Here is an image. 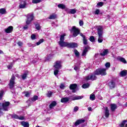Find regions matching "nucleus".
Masks as SVG:
<instances>
[{"label":"nucleus","instance_id":"nucleus-30","mask_svg":"<svg viewBox=\"0 0 127 127\" xmlns=\"http://www.w3.org/2000/svg\"><path fill=\"white\" fill-rule=\"evenodd\" d=\"M88 87H90V84L89 83H85L82 85V87L83 89H87Z\"/></svg>","mask_w":127,"mask_h":127},{"label":"nucleus","instance_id":"nucleus-24","mask_svg":"<svg viewBox=\"0 0 127 127\" xmlns=\"http://www.w3.org/2000/svg\"><path fill=\"white\" fill-rule=\"evenodd\" d=\"M57 105V102L56 101H53L51 104L49 105L50 109H52Z\"/></svg>","mask_w":127,"mask_h":127},{"label":"nucleus","instance_id":"nucleus-60","mask_svg":"<svg viewBox=\"0 0 127 127\" xmlns=\"http://www.w3.org/2000/svg\"><path fill=\"white\" fill-rule=\"evenodd\" d=\"M81 9H85V8H84L83 7H81Z\"/></svg>","mask_w":127,"mask_h":127},{"label":"nucleus","instance_id":"nucleus-7","mask_svg":"<svg viewBox=\"0 0 127 127\" xmlns=\"http://www.w3.org/2000/svg\"><path fill=\"white\" fill-rule=\"evenodd\" d=\"M33 18H34V16H33V13H29L27 15V20L26 21V23L27 25H29L31 23L32 20H33Z\"/></svg>","mask_w":127,"mask_h":127},{"label":"nucleus","instance_id":"nucleus-1","mask_svg":"<svg viewBox=\"0 0 127 127\" xmlns=\"http://www.w3.org/2000/svg\"><path fill=\"white\" fill-rule=\"evenodd\" d=\"M106 70L107 69L106 68L97 69L93 73H91L90 74L86 76L85 80H86V81H89L90 80H91V81H95V80H97V76H96V75L105 76V75H107V72H106Z\"/></svg>","mask_w":127,"mask_h":127},{"label":"nucleus","instance_id":"nucleus-25","mask_svg":"<svg viewBox=\"0 0 127 127\" xmlns=\"http://www.w3.org/2000/svg\"><path fill=\"white\" fill-rule=\"evenodd\" d=\"M21 125H22L24 127H29V124L24 121L21 122Z\"/></svg>","mask_w":127,"mask_h":127},{"label":"nucleus","instance_id":"nucleus-53","mask_svg":"<svg viewBox=\"0 0 127 127\" xmlns=\"http://www.w3.org/2000/svg\"><path fill=\"white\" fill-rule=\"evenodd\" d=\"M17 44L19 46H22V42H18Z\"/></svg>","mask_w":127,"mask_h":127},{"label":"nucleus","instance_id":"nucleus-61","mask_svg":"<svg viewBox=\"0 0 127 127\" xmlns=\"http://www.w3.org/2000/svg\"><path fill=\"white\" fill-rule=\"evenodd\" d=\"M125 107H127V102L125 104Z\"/></svg>","mask_w":127,"mask_h":127},{"label":"nucleus","instance_id":"nucleus-14","mask_svg":"<svg viewBox=\"0 0 127 127\" xmlns=\"http://www.w3.org/2000/svg\"><path fill=\"white\" fill-rule=\"evenodd\" d=\"M12 30H13V27L10 26L5 29V32L6 33H11V32H12Z\"/></svg>","mask_w":127,"mask_h":127},{"label":"nucleus","instance_id":"nucleus-39","mask_svg":"<svg viewBox=\"0 0 127 127\" xmlns=\"http://www.w3.org/2000/svg\"><path fill=\"white\" fill-rule=\"evenodd\" d=\"M89 40L91 42H95V37H94L93 36H90L89 38Z\"/></svg>","mask_w":127,"mask_h":127},{"label":"nucleus","instance_id":"nucleus-59","mask_svg":"<svg viewBox=\"0 0 127 127\" xmlns=\"http://www.w3.org/2000/svg\"><path fill=\"white\" fill-rule=\"evenodd\" d=\"M52 26H54V25L55 24V23L54 22H53V23H52Z\"/></svg>","mask_w":127,"mask_h":127},{"label":"nucleus","instance_id":"nucleus-35","mask_svg":"<svg viewBox=\"0 0 127 127\" xmlns=\"http://www.w3.org/2000/svg\"><path fill=\"white\" fill-rule=\"evenodd\" d=\"M35 27H36V29H37V30H40V29L41 28V27H40V25H39V24H36Z\"/></svg>","mask_w":127,"mask_h":127},{"label":"nucleus","instance_id":"nucleus-46","mask_svg":"<svg viewBox=\"0 0 127 127\" xmlns=\"http://www.w3.org/2000/svg\"><path fill=\"white\" fill-rule=\"evenodd\" d=\"M100 13V10L99 9H96L95 11H94V14L98 15Z\"/></svg>","mask_w":127,"mask_h":127},{"label":"nucleus","instance_id":"nucleus-64","mask_svg":"<svg viewBox=\"0 0 127 127\" xmlns=\"http://www.w3.org/2000/svg\"><path fill=\"white\" fill-rule=\"evenodd\" d=\"M104 0L106 1V0Z\"/></svg>","mask_w":127,"mask_h":127},{"label":"nucleus","instance_id":"nucleus-12","mask_svg":"<svg viewBox=\"0 0 127 127\" xmlns=\"http://www.w3.org/2000/svg\"><path fill=\"white\" fill-rule=\"evenodd\" d=\"M77 88L76 84H72L69 86V89L72 90V93H76V88Z\"/></svg>","mask_w":127,"mask_h":127},{"label":"nucleus","instance_id":"nucleus-6","mask_svg":"<svg viewBox=\"0 0 127 127\" xmlns=\"http://www.w3.org/2000/svg\"><path fill=\"white\" fill-rule=\"evenodd\" d=\"M72 30L73 32V35L74 37H76V36H77L78 34H80V36L83 38V39L86 38V37L83 35V33H80V30L76 27L73 26L72 28Z\"/></svg>","mask_w":127,"mask_h":127},{"label":"nucleus","instance_id":"nucleus-19","mask_svg":"<svg viewBox=\"0 0 127 127\" xmlns=\"http://www.w3.org/2000/svg\"><path fill=\"white\" fill-rule=\"evenodd\" d=\"M69 100H70L69 97L62 98L61 100V103H67L69 102Z\"/></svg>","mask_w":127,"mask_h":127},{"label":"nucleus","instance_id":"nucleus-28","mask_svg":"<svg viewBox=\"0 0 127 127\" xmlns=\"http://www.w3.org/2000/svg\"><path fill=\"white\" fill-rule=\"evenodd\" d=\"M118 60L121 61V62L124 63V64H127V61L126 60V59L124 58H118Z\"/></svg>","mask_w":127,"mask_h":127},{"label":"nucleus","instance_id":"nucleus-37","mask_svg":"<svg viewBox=\"0 0 127 127\" xmlns=\"http://www.w3.org/2000/svg\"><path fill=\"white\" fill-rule=\"evenodd\" d=\"M38 99V96H34V97H33V98H31V101L32 102H35V101H36V100H37Z\"/></svg>","mask_w":127,"mask_h":127},{"label":"nucleus","instance_id":"nucleus-9","mask_svg":"<svg viewBox=\"0 0 127 127\" xmlns=\"http://www.w3.org/2000/svg\"><path fill=\"white\" fill-rule=\"evenodd\" d=\"M108 86L111 89H115L116 88V82L114 80H111L108 82Z\"/></svg>","mask_w":127,"mask_h":127},{"label":"nucleus","instance_id":"nucleus-56","mask_svg":"<svg viewBox=\"0 0 127 127\" xmlns=\"http://www.w3.org/2000/svg\"><path fill=\"white\" fill-rule=\"evenodd\" d=\"M88 111H89V112H91L92 108L91 107H88Z\"/></svg>","mask_w":127,"mask_h":127},{"label":"nucleus","instance_id":"nucleus-18","mask_svg":"<svg viewBox=\"0 0 127 127\" xmlns=\"http://www.w3.org/2000/svg\"><path fill=\"white\" fill-rule=\"evenodd\" d=\"M110 107H111V110L112 112H115V111H116L117 108V104H111Z\"/></svg>","mask_w":127,"mask_h":127},{"label":"nucleus","instance_id":"nucleus-29","mask_svg":"<svg viewBox=\"0 0 127 127\" xmlns=\"http://www.w3.org/2000/svg\"><path fill=\"white\" fill-rule=\"evenodd\" d=\"M95 99L96 96L95 94H94V93L91 94L90 96V100H91V101H94Z\"/></svg>","mask_w":127,"mask_h":127},{"label":"nucleus","instance_id":"nucleus-55","mask_svg":"<svg viewBox=\"0 0 127 127\" xmlns=\"http://www.w3.org/2000/svg\"><path fill=\"white\" fill-rule=\"evenodd\" d=\"M29 96H30L29 93H28V92H26L25 93V97H29Z\"/></svg>","mask_w":127,"mask_h":127},{"label":"nucleus","instance_id":"nucleus-21","mask_svg":"<svg viewBox=\"0 0 127 127\" xmlns=\"http://www.w3.org/2000/svg\"><path fill=\"white\" fill-rule=\"evenodd\" d=\"M120 76H121V77H125V76H127V70H122L120 72Z\"/></svg>","mask_w":127,"mask_h":127},{"label":"nucleus","instance_id":"nucleus-20","mask_svg":"<svg viewBox=\"0 0 127 127\" xmlns=\"http://www.w3.org/2000/svg\"><path fill=\"white\" fill-rule=\"evenodd\" d=\"M105 116L106 118H109V116H110V112L109 111V109L108 108V107L105 108Z\"/></svg>","mask_w":127,"mask_h":127},{"label":"nucleus","instance_id":"nucleus-63","mask_svg":"<svg viewBox=\"0 0 127 127\" xmlns=\"http://www.w3.org/2000/svg\"><path fill=\"white\" fill-rule=\"evenodd\" d=\"M107 16H110L109 15H108Z\"/></svg>","mask_w":127,"mask_h":127},{"label":"nucleus","instance_id":"nucleus-54","mask_svg":"<svg viewBox=\"0 0 127 127\" xmlns=\"http://www.w3.org/2000/svg\"><path fill=\"white\" fill-rule=\"evenodd\" d=\"M48 57H50V58H49L47 59V60H49V59H51V58H52V54H50V55L48 56Z\"/></svg>","mask_w":127,"mask_h":127},{"label":"nucleus","instance_id":"nucleus-52","mask_svg":"<svg viewBox=\"0 0 127 127\" xmlns=\"http://www.w3.org/2000/svg\"><path fill=\"white\" fill-rule=\"evenodd\" d=\"M7 68H8V69H11V68H12V64L7 65Z\"/></svg>","mask_w":127,"mask_h":127},{"label":"nucleus","instance_id":"nucleus-17","mask_svg":"<svg viewBox=\"0 0 127 127\" xmlns=\"http://www.w3.org/2000/svg\"><path fill=\"white\" fill-rule=\"evenodd\" d=\"M89 50V47H84V50L82 54V56H86L87 54V52H88V51Z\"/></svg>","mask_w":127,"mask_h":127},{"label":"nucleus","instance_id":"nucleus-36","mask_svg":"<svg viewBox=\"0 0 127 127\" xmlns=\"http://www.w3.org/2000/svg\"><path fill=\"white\" fill-rule=\"evenodd\" d=\"M53 94V92L51 91H49L47 94V96L48 97V98H50L52 96Z\"/></svg>","mask_w":127,"mask_h":127},{"label":"nucleus","instance_id":"nucleus-34","mask_svg":"<svg viewBox=\"0 0 127 127\" xmlns=\"http://www.w3.org/2000/svg\"><path fill=\"white\" fill-rule=\"evenodd\" d=\"M74 54L76 57H79L80 56V53L78 52L77 50H74Z\"/></svg>","mask_w":127,"mask_h":127},{"label":"nucleus","instance_id":"nucleus-33","mask_svg":"<svg viewBox=\"0 0 127 127\" xmlns=\"http://www.w3.org/2000/svg\"><path fill=\"white\" fill-rule=\"evenodd\" d=\"M6 12V11H5L4 8L0 9V13H1V14H5Z\"/></svg>","mask_w":127,"mask_h":127},{"label":"nucleus","instance_id":"nucleus-16","mask_svg":"<svg viewBox=\"0 0 127 127\" xmlns=\"http://www.w3.org/2000/svg\"><path fill=\"white\" fill-rule=\"evenodd\" d=\"M84 98L83 96H75L72 97L71 98L72 101H76V100H81Z\"/></svg>","mask_w":127,"mask_h":127},{"label":"nucleus","instance_id":"nucleus-22","mask_svg":"<svg viewBox=\"0 0 127 127\" xmlns=\"http://www.w3.org/2000/svg\"><path fill=\"white\" fill-rule=\"evenodd\" d=\"M108 53H109V50L105 49L102 53H100V55L101 56H106Z\"/></svg>","mask_w":127,"mask_h":127},{"label":"nucleus","instance_id":"nucleus-49","mask_svg":"<svg viewBox=\"0 0 127 127\" xmlns=\"http://www.w3.org/2000/svg\"><path fill=\"white\" fill-rule=\"evenodd\" d=\"M78 110H79V107H78V106H75L74 108V109H73V112H77L78 111Z\"/></svg>","mask_w":127,"mask_h":127},{"label":"nucleus","instance_id":"nucleus-8","mask_svg":"<svg viewBox=\"0 0 127 127\" xmlns=\"http://www.w3.org/2000/svg\"><path fill=\"white\" fill-rule=\"evenodd\" d=\"M14 80H15V76H14V75L13 74L11 76L10 79V82L8 84L10 89H13V87H14V84H15V82H14Z\"/></svg>","mask_w":127,"mask_h":127},{"label":"nucleus","instance_id":"nucleus-32","mask_svg":"<svg viewBox=\"0 0 127 127\" xmlns=\"http://www.w3.org/2000/svg\"><path fill=\"white\" fill-rule=\"evenodd\" d=\"M42 1V0H32V3H39Z\"/></svg>","mask_w":127,"mask_h":127},{"label":"nucleus","instance_id":"nucleus-11","mask_svg":"<svg viewBox=\"0 0 127 127\" xmlns=\"http://www.w3.org/2000/svg\"><path fill=\"white\" fill-rule=\"evenodd\" d=\"M78 47L77 43H68L67 48H76Z\"/></svg>","mask_w":127,"mask_h":127},{"label":"nucleus","instance_id":"nucleus-57","mask_svg":"<svg viewBox=\"0 0 127 127\" xmlns=\"http://www.w3.org/2000/svg\"><path fill=\"white\" fill-rule=\"evenodd\" d=\"M74 69L75 70V71H77V70H79V67L75 66Z\"/></svg>","mask_w":127,"mask_h":127},{"label":"nucleus","instance_id":"nucleus-42","mask_svg":"<svg viewBox=\"0 0 127 127\" xmlns=\"http://www.w3.org/2000/svg\"><path fill=\"white\" fill-rule=\"evenodd\" d=\"M31 38L32 40H35V39H36V36L33 34L31 35Z\"/></svg>","mask_w":127,"mask_h":127},{"label":"nucleus","instance_id":"nucleus-58","mask_svg":"<svg viewBox=\"0 0 127 127\" xmlns=\"http://www.w3.org/2000/svg\"><path fill=\"white\" fill-rule=\"evenodd\" d=\"M2 53H3V52H2L1 50H0V54H2Z\"/></svg>","mask_w":127,"mask_h":127},{"label":"nucleus","instance_id":"nucleus-47","mask_svg":"<svg viewBox=\"0 0 127 127\" xmlns=\"http://www.w3.org/2000/svg\"><path fill=\"white\" fill-rule=\"evenodd\" d=\"M79 23L80 26H83L84 25V22L82 20H80Z\"/></svg>","mask_w":127,"mask_h":127},{"label":"nucleus","instance_id":"nucleus-45","mask_svg":"<svg viewBox=\"0 0 127 127\" xmlns=\"http://www.w3.org/2000/svg\"><path fill=\"white\" fill-rule=\"evenodd\" d=\"M3 96V91H1L0 92V100L2 99V96Z\"/></svg>","mask_w":127,"mask_h":127},{"label":"nucleus","instance_id":"nucleus-48","mask_svg":"<svg viewBox=\"0 0 127 127\" xmlns=\"http://www.w3.org/2000/svg\"><path fill=\"white\" fill-rule=\"evenodd\" d=\"M60 88L62 89V90H64V88H65V85L63 84H61L60 86Z\"/></svg>","mask_w":127,"mask_h":127},{"label":"nucleus","instance_id":"nucleus-31","mask_svg":"<svg viewBox=\"0 0 127 127\" xmlns=\"http://www.w3.org/2000/svg\"><path fill=\"white\" fill-rule=\"evenodd\" d=\"M56 17H57L56 14H53L50 16L49 18V19H55Z\"/></svg>","mask_w":127,"mask_h":127},{"label":"nucleus","instance_id":"nucleus-38","mask_svg":"<svg viewBox=\"0 0 127 127\" xmlns=\"http://www.w3.org/2000/svg\"><path fill=\"white\" fill-rule=\"evenodd\" d=\"M104 5V3L103 2H99L97 4V7H99L100 6H103Z\"/></svg>","mask_w":127,"mask_h":127},{"label":"nucleus","instance_id":"nucleus-15","mask_svg":"<svg viewBox=\"0 0 127 127\" xmlns=\"http://www.w3.org/2000/svg\"><path fill=\"white\" fill-rule=\"evenodd\" d=\"M83 123H85V120L80 119L76 121V122L74 124V126L77 127V126H79L80 124H83Z\"/></svg>","mask_w":127,"mask_h":127},{"label":"nucleus","instance_id":"nucleus-3","mask_svg":"<svg viewBox=\"0 0 127 127\" xmlns=\"http://www.w3.org/2000/svg\"><path fill=\"white\" fill-rule=\"evenodd\" d=\"M97 34L98 35V43H102L104 40L103 33H104V28L102 26H97Z\"/></svg>","mask_w":127,"mask_h":127},{"label":"nucleus","instance_id":"nucleus-50","mask_svg":"<svg viewBox=\"0 0 127 127\" xmlns=\"http://www.w3.org/2000/svg\"><path fill=\"white\" fill-rule=\"evenodd\" d=\"M28 46H29V47H34L35 46V45H32V44L30 43H28Z\"/></svg>","mask_w":127,"mask_h":127},{"label":"nucleus","instance_id":"nucleus-2","mask_svg":"<svg viewBox=\"0 0 127 127\" xmlns=\"http://www.w3.org/2000/svg\"><path fill=\"white\" fill-rule=\"evenodd\" d=\"M54 74L56 77L58 78V74L59 73V70L62 69V62L61 61H57L54 64Z\"/></svg>","mask_w":127,"mask_h":127},{"label":"nucleus","instance_id":"nucleus-62","mask_svg":"<svg viewBox=\"0 0 127 127\" xmlns=\"http://www.w3.org/2000/svg\"><path fill=\"white\" fill-rule=\"evenodd\" d=\"M125 127H127V124L125 125Z\"/></svg>","mask_w":127,"mask_h":127},{"label":"nucleus","instance_id":"nucleus-4","mask_svg":"<svg viewBox=\"0 0 127 127\" xmlns=\"http://www.w3.org/2000/svg\"><path fill=\"white\" fill-rule=\"evenodd\" d=\"M9 105H10L9 102H5L3 103H0V114H2V110L5 111H8Z\"/></svg>","mask_w":127,"mask_h":127},{"label":"nucleus","instance_id":"nucleus-26","mask_svg":"<svg viewBox=\"0 0 127 127\" xmlns=\"http://www.w3.org/2000/svg\"><path fill=\"white\" fill-rule=\"evenodd\" d=\"M28 75V72L26 71L23 74L21 75V77L22 80H25L26 79V77H27V75Z\"/></svg>","mask_w":127,"mask_h":127},{"label":"nucleus","instance_id":"nucleus-44","mask_svg":"<svg viewBox=\"0 0 127 127\" xmlns=\"http://www.w3.org/2000/svg\"><path fill=\"white\" fill-rule=\"evenodd\" d=\"M105 66L106 68H110V67H111V64L110 63H106Z\"/></svg>","mask_w":127,"mask_h":127},{"label":"nucleus","instance_id":"nucleus-43","mask_svg":"<svg viewBox=\"0 0 127 127\" xmlns=\"http://www.w3.org/2000/svg\"><path fill=\"white\" fill-rule=\"evenodd\" d=\"M83 44H84V45H87V44H88V42L86 38H84V39H83Z\"/></svg>","mask_w":127,"mask_h":127},{"label":"nucleus","instance_id":"nucleus-5","mask_svg":"<svg viewBox=\"0 0 127 127\" xmlns=\"http://www.w3.org/2000/svg\"><path fill=\"white\" fill-rule=\"evenodd\" d=\"M65 36H66V34H64L62 35L60 37V41H59V44L61 47H68V42L64 41V39H65Z\"/></svg>","mask_w":127,"mask_h":127},{"label":"nucleus","instance_id":"nucleus-23","mask_svg":"<svg viewBox=\"0 0 127 127\" xmlns=\"http://www.w3.org/2000/svg\"><path fill=\"white\" fill-rule=\"evenodd\" d=\"M75 12H77V9H69L68 11V13L71 14H75Z\"/></svg>","mask_w":127,"mask_h":127},{"label":"nucleus","instance_id":"nucleus-40","mask_svg":"<svg viewBox=\"0 0 127 127\" xmlns=\"http://www.w3.org/2000/svg\"><path fill=\"white\" fill-rule=\"evenodd\" d=\"M43 41H44L43 39H40L39 42L36 43V45H37V46L40 45V44H41V43H42L43 42Z\"/></svg>","mask_w":127,"mask_h":127},{"label":"nucleus","instance_id":"nucleus-41","mask_svg":"<svg viewBox=\"0 0 127 127\" xmlns=\"http://www.w3.org/2000/svg\"><path fill=\"white\" fill-rule=\"evenodd\" d=\"M127 120H124L120 125V127H125V125H126V123H127Z\"/></svg>","mask_w":127,"mask_h":127},{"label":"nucleus","instance_id":"nucleus-13","mask_svg":"<svg viewBox=\"0 0 127 127\" xmlns=\"http://www.w3.org/2000/svg\"><path fill=\"white\" fill-rule=\"evenodd\" d=\"M12 119H17L18 120H20V121H23L24 120V117L23 116H18L16 114H13L12 116Z\"/></svg>","mask_w":127,"mask_h":127},{"label":"nucleus","instance_id":"nucleus-10","mask_svg":"<svg viewBox=\"0 0 127 127\" xmlns=\"http://www.w3.org/2000/svg\"><path fill=\"white\" fill-rule=\"evenodd\" d=\"M19 7L21 9L26 8L27 7V2H26V1H22L19 5Z\"/></svg>","mask_w":127,"mask_h":127},{"label":"nucleus","instance_id":"nucleus-51","mask_svg":"<svg viewBox=\"0 0 127 127\" xmlns=\"http://www.w3.org/2000/svg\"><path fill=\"white\" fill-rule=\"evenodd\" d=\"M24 29H25V30H26V29H28V25H26L25 26L23 27Z\"/></svg>","mask_w":127,"mask_h":127},{"label":"nucleus","instance_id":"nucleus-27","mask_svg":"<svg viewBox=\"0 0 127 127\" xmlns=\"http://www.w3.org/2000/svg\"><path fill=\"white\" fill-rule=\"evenodd\" d=\"M58 7H59V8H61L62 9H65L66 6L64 4L61 3L58 5Z\"/></svg>","mask_w":127,"mask_h":127}]
</instances>
